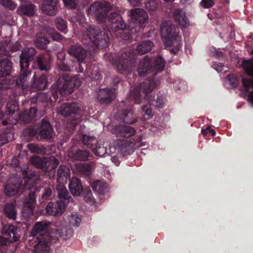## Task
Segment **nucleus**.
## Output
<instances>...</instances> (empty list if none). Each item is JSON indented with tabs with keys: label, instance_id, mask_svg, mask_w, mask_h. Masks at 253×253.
Masks as SVG:
<instances>
[{
	"label": "nucleus",
	"instance_id": "nucleus-1",
	"mask_svg": "<svg viewBox=\"0 0 253 253\" xmlns=\"http://www.w3.org/2000/svg\"><path fill=\"white\" fill-rule=\"evenodd\" d=\"M164 67L165 61L161 55L156 57L153 62L151 58L146 55L140 60L138 64V75L140 76L152 75L147 80L142 82L139 86L130 91V97L134 99V101H130V103L140 104L142 100H148V104L142 106L141 111L142 119L144 121L148 120L152 116L151 106L157 108H162L164 105L165 98L161 93H157L156 95L148 97V94L160 84V79L156 77V75L162 72Z\"/></svg>",
	"mask_w": 253,
	"mask_h": 253
},
{
	"label": "nucleus",
	"instance_id": "nucleus-2",
	"mask_svg": "<svg viewBox=\"0 0 253 253\" xmlns=\"http://www.w3.org/2000/svg\"><path fill=\"white\" fill-rule=\"evenodd\" d=\"M89 11L93 12L97 21L105 23L110 34L126 29V24L120 16V11L112 10L110 3L106 1L93 3L89 7Z\"/></svg>",
	"mask_w": 253,
	"mask_h": 253
},
{
	"label": "nucleus",
	"instance_id": "nucleus-3",
	"mask_svg": "<svg viewBox=\"0 0 253 253\" xmlns=\"http://www.w3.org/2000/svg\"><path fill=\"white\" fill-rule=\"evenodd\" d=\"M37 54L35 47H27L22 49L20 55V67L21 74L18 77H12L8 80L0 79V90L12 89L15 88L23 90L27 86V79L31 75V71L28 69L29 64L33 61Z\"/></svg>",
	"mask_w": 253,
	"mask_h": 253
},
{
	"label": "nucleus",
	"instance_id": "nucleus-4",
	"mask_svg": "<svg viewBox=\"0 0 253 253\" xmlns=\"http://www.w3.org/2000/svg\"><path fill=\"white\" fill-rule=\"evenodd\" d=\"M21 175L24 180V189L30 191L28 196L24 200L22 208V216L28 219L33 215L36 204V196L41 191V187H36L39 181V176L34 171H29L27 167L21 170Z\"/></svg>",
	"mask_w": 253,
	"mask_h": 253
},
{
	"label": "nucleus",
	"instance_id": "nucleus-5",
	"mask_svg": "<svg viewBox=\"0 0 253 253\" xmlns=\"http://www.w3.org/2000/svg\"><path fill=\"white\" fill-rule=\"evenodd\" d=\"M50 222L46 220L39 221L35 223L32 230L30 232V236L33 237L36 245L34 248V253H46L49 250L50 237L47 233V229L50 226Z\"/></svg>",
	"mask_w": 253,
	"mask_h": 253
},
{
	"label": "nucleus",
	"instance_id": "nucleus-6",
	"mask_svg": "<svg viewBox=\"0 0 253 253\" xmlns=\"http://www.w3.org/2000/svg\"><path fill=\"white\" fill-rule=\"evenodd\" d=\"M161 36L164 39V43L170 52L176 54L181 46L180 36L178 35L179 28L173 25L171 21L163 22L161 27Z\"/></svg>",
	"mask_w": 253,
	"mask_h": 253
},
{
	"label": "nucleus",
	"instance_id": "nucleus-7",
	"mask_svg": "<svg viewBox=\"0 0 253 253\" xmlns=\"http://www.w3.org/2000/svg\"><path fill=\"white\" fill-rule=\"evenodd\" d=\"M84 39L88 40L89 43L93 46L92 50L105 48L109 43L108 33L95 26H89L84 33Z\"/></svg>",
	"mask_w": 253,
	"mask_h": 253
},
{
	"label": "nucleus",
	"instance_id": "nucleus-8",
	"mask_svg": "<svg viewBox=\"0 0 253 253\" xmlns=\"http://www.w3.org/2000/svg\"><path fill=\"white\" fill-rule=\"evenodd\" d=\"M59 200L53 203L50 202L46 206V212L51 216H60L65 211V206L73 202V198L65 188L58 189Z\"/></svg>",
	"mask_w": 253,
	"mask_h": 253
},
{
	"label": "nucleus",
	"instance_id": "nucleus-9",
	"mask_svg": "<svg viewBox=\"0 0 253 253\" xmlns=\"http://www.w3.org/2000/svg\"><path fill=\"white\" fill-rule=\"evenodd\" d=\"M112 64L120 73L128 75L135 68L134 55L129 51L124 52L120 55L113 58Z\"/></svg>",
	"mask_w": 253,
	"mask_h": 253
},
{
	"label": "nucleus",
	"instance_id": "nucleus-10",
	"mask_svg": "<svg viewBox=\"0 0 253 253\" xmlns=\"http://www.w3.org/2000/svg\"><path fill=\"white\" fill-rule=\"evenodd\" d=\"M115 118L127 124H132L137 122V116L133 112V103L129 102V99L120 103L119 109L115 114Z\"/></svg>",
	"mask_w": 253,
	"mask_h": 253
},
{
	"label": "nucleus",
	"instance_id": "nucleus-11",
	"mask_svg": "<svg viewBox=\"0 0 253 253\" xmlns=\"http://www.w3.org/2000/svg\"><path fill=\"white\" fill-rule=\"evenodd\" d=\"M141 135H136L133 138L119 139L116 142V146L124 155H130L133 150L143 145Z\"/></svg>",
	"mask_w": 253,
	"mask_h": 253
},
{
	"label": "nucleus",
	"instance_id": "nucleus-12",
	"mask_svg": "<svg viewBox=\"0 0 253 253\" xmlns=\"http://www.w3.org/2000/svg\"><path fill=\"white\" fill-rule=\"evenodd\" d=\"M30 161L32 165L45 172H49L55 169L59 164L58 159L52 156L48 158L33 156L31 158Z\"/></svg>",
	"mask_w": 253,
	"mask_h": 253
},
{
	"label": "nucleus",
	"instance_id": "nucleus-13",
	"mask_svg": "<svg viewBox=\"0 0 253 253\" xmlns=\"http://www.w3.org/2000/svg\"><path fill=\"white\" fill-rule=\"evenodd\" d=\"M57 86L59 94L62 95H66L72 93L73 89L79 86V83L77 82V77L75 76L71 77L64 75L59 78Z\"/></svg>",
	"mask_w": 253,
	"mask_h": 253
},
{
	"label": "nucleus",
	"instance_id": "nucleus-14",
	"mask_svg": "<svg viewBox=\"0 0 253 253\" xmlns=\"http://www.w3.org/2000/svg\"><path fill=\"white\" fill-rule=\"evenodd\" d=\"M1 233L7 236V238H5L2 236H0V246L7 245L8 241L10 243L16 242L20 238V235L18 233V228L11 224H6L3 227Z\"/></svg>",
	"mask_w": 253,
	"mask_h": 253
},
{
	"label": "nucleus",
	"instance_id": "nucleus-15",
	"mask_svg": "<svg viewBox=\"0 0 253 253\" xmlns=\"http://www.w3.org/2000/svg\"><path fill=\"white\" fill-rule=\"evenodd\" d=\"M36 4H39V8L43 14L54 16L58 13L59 0H33Z\"/></svg>",
	"mask_w": 253,
	"mask_h": 253
},
{
	"label": "nucleus",
	"instance_id": "nucleus-16",
	"mask_svg": "<svg viewBox=\"0 0 253 253\" xmlns=\"http://www.w3.org/2000/svg\"><path fill=\"white\" fill-rule=\"evenodd\" d=\"M58 113L65 117H72L74 120H77L81 116V108L75 102L65 103L58 109Z\"/></svg>",
	"mask_w": 253,
	"mask_h": 253
},
{
	"label": "nucleus",
	"instance_id": "nucleus-17",
	"mask_svg": "<svg viewBox=\"0 0 253 253\" xmlns=\"http://www.w3.org/2000/svg\"><path fill=\"white\" fill-rule=\"evenodd\" d=\"M127 15L130 17L133 24L136 25L139 30L143 29V26L148 20V14L143 9L134 8L127 11Z\"/></svg>",
	"mask_w": 253,
	"mask_h": 253
},
{
	"label": "nucleus",
	"instance_id": "nucleus-18",
	"mask_svg": "<svg viewBox=\"0 0 253 253\" xmlns=\"http://www.w3.org/2000/svg\"><path fill=\"white\" fill-rule=\"evenodd\" d=\"M22 187V181L21 178L13 176L8 179L5 186V194L6 196H13L20 191Z\"/></svg>",
	"mask_w": 253,
	"mask_h": 253
},
{
	"label": "nucleus",
	"instance_id": "nucleus-19",
	"mask_svg": "<svg viewBox=\"0 0 253 253\" xmlns=\"http://www.w3.org/2000/svg\"><path fill=\"white\" fill-rule=\"evenodd\" d=\"M39 132L41 139L44 140H51L54 134L50 123L45 119H43L41 122Z\"/></svg>",
	"mask_w": 253,
	"mask_h": 253
},
{
	"label": "nucleus",
	"instance_id": "nucleus-20",
	"mask_svg": "<svg viewBox=\"0 0 253 253\" xmlns=\"http://www.w3.org/2000/svg\"><path fill=\"white\" fill-rule=\"evenodd\" d=\"M112 133L117 137L129 138L134 135L136 130L129 126L120 125L112 129Z\"/></svg>",
	"mask_w": 253,
	"mask_h": 253
},
{
	"label": "nucleus",
	"instance_id": "nucleus-21",
	"mask_svg": "<svg viewBox=\"0 0 253 253\" xmlns=\"http://www.w3.org/2000/svg\"><path fill=\"white\" fill-rule=\"evenodd\" d=\"M114 99V89L111 88H101L97 95V100L101 104L107 105L112 102Z\"/></svg>",
	"mask_w": 253,
	"mask_h": 253
},
{
	"label": "nucleus",
	"instance_id": "nucleus-22",
	"mask_svg": "<svg viewBox=\"0 0 253 253\" xmlns=\"http://www.w3.org/2000/svg\"><path fill=\"white\" fill-rule=\"evenodd\" d=\"M68 54L78 60L79 66H81V63H84L86 57V50L80 44L70 46L68 48Z\"/></svg>",
	"mask_w": 253,
	"mask_h": 253
},
{
	"label": "nucleus",
	"instance_id": "nucleus-23",
	"mask_svg": "<svg viewBox=\"0 0 253 253\" xmlns=\"http://www.w3.org/2000/svg\"><path fill=\"white\" fill-rule=\"evenodd\" d=\"M172 16L176 24L179 25L181 28H186L189 26V20L185 15V12L182 9H175L172 13Z\"/></svg>",
	"mask_w": 253,
	"mask_h": 253
},
{
	"label": "nucleus",
	"instance_id": "nucleus-24",
	"mask_svg": "<svg viewBox=\"0 0 253 253\" xmlns=\"http://www.w3.org/2000/svg\"><path fill=\"white\" fill-rule=\"evenodd\" d=\"M18 14L20 16L32 17L35 14L36 6L32 3L25 2L21 3L17 8Z\"/></svg>",
	"mask_w": 253,
	"mask_h": 253
},
{
	"label": "nucleus",
	"instance_id": "nucleus-25",
	"mask_svg": "<svg viewBox=\"0 0 253 253\" xmlns=\"http://www.w3.org/2000/svg\"><path fill=\"white\" fill-rule=\"evenodd\" d=\"M68 187L70 193L74 196H79L84 191L81 180L76 177H73L70 179Z\"/></svg>",
	"mask_w": 253,
	"mask_h": 253
},
{
	"label": "nucleus",
	"instance_id": "nucleus-26",
	"mask_svg": "<svg viewBox=\"0 0 253 253\" xmlns=\"http://www.w3.org/2000/svg\"><path fill=\"white\" fill-rule=\"evenodd\" d=\"M37 114V109L31 107L29 110H25L19 114V120L24 124H29L33 122Z\"/></svg>",
	"mask_w": 253,
	"mask_h": 253
},
{
	"label": "nucleus",
	"instance_id": "nucleus-27",
	"mask_svg": "<svg viewBox=\"0 0 253 253\" xmlns=\"http://www.w3.org/2000/svg\"><path fill=\"white\" fill-rule=\"evenodd\" d=\"M12 62L10 59L2 58L0 60V78H4L11 74Z\"/></svg>",
	"mask_w": 253,
	"mask_h": 253
},
{
	"label": "nucleus",
	"instance_id": "nucleus-28",
	"mask_svg": "<svg viewBox=\"0 0 253 253\" xmlns=\"http://www.w3.org/2000/svg\"><path fill=\"white\" fill-rule=\"evenodd\" d=\"M31 86L35 90H42L45 89L46 86V76L44 74L39 76L35 75L33 77V83Z\"/></svg>",
	"mask_w": 253,
	"mask_h": 253
},
{
	"label": "nucleus",
	"instance_id": "nucleus-29",
	"mask_svg": "<svg viewBox=\"0 0 253 253\" xmlns=\"http://www.w3.org/2000/svg\"><path fill=\"white\" fill-rule=\"evenodd\" d=\"M37 64L41 71H48V67L50 64V56L47 53L39 54L37 56Z\"/></svg>",
	"mask_w": 253,
	"mask_h": 253
},
{
	"label": "nucleus",
	"instance_id": "nucleus-30",
	"mask_svg": "<svg viewBox=\"0 0 253 253\" xmlns=\"http://www.w3.org/2000/svg\"><path fill=\"white\" fill-rule=\"evenodd\" d=\"M70 176V169L65 165H60L57 170V182L62 183L66 181Z\"/></svg>",
	"mask_w": 253,
	"mask_h": 253
},
{
	"label": "nucleus",
	"instance_id": "nucleus-31",
	"mask_svg": "<svg viewBox=\"0 0 253 253\" xmlns=\"http://www.w3.org/2000/svg\"><path fill=\"white\" fill-rule=\"evenodd\" d=\"M3 212L5 214L7 218L13 220L16 218V210H15V205L13 203H6L3 207Z\"/></svg>",
	"mask_w": 253,
	"mask_h": 253
},
{
	"label": "nucleus",
	"instance_id": "nucleus-32",
	"mask_svg": "<svg viewBox=\"0 0 253 253\" xmlns=\"http://www.w3.org/2000/svg\"><path fill=\"white\" fill-rule=\"evenodd\" d=\"M91 188L94 192L100 195H104L108 192V185L104 181L96 180L91 184Z\"/></svg>",
	"mask_w": 253,
	"mask_h": 253
},
{
	"label": "nucleus",
	"instance_id": "nucleus-33",
	"mask_svg": "<svg viewBox=\"0 0 253 253\" xmlns=\"http://www.w3.org/2000/svg\"><path fill=\"white\" fill-rule=\"evenodd\" d=\"M91 156V154L87 150L78 149L73 154V159L81 162H85L89 160Z\"/></svg>",
	"mask_w": 253,
	"mask_h": 253
},
{
	"label": "nucleus",
	"instance_id": "nucleus-34",
	"mask_svg": "<svg viewBox=\"0 0 253 253\" xmlns=\"http://www.w3.org/2000/svg\"><path fill=\"white\" fill-rule=\"evenodd\" d=\"M153 42L149 40L143 41L137 46L136 50L138 54L144 55L152 50Z\"/></svg>",
	"mask_w": 253,
	"mask_h": 253
},
{
	"label": "nucleus",
	"instance_id": "nucleus-35",
	"mask_svg": "<svg viewBox=\"0 0 253 253\" xmlns=\"http://www.w3.org/2000/svg\"><path fill=\"white\" fill-rule=\"evenodd\" d=\"M88 148L91 149L93 153L95 154V155L96 156L102 157H104L105 155H109L106 146H105L104 143H98L95 146Z\"/></svg>",
	"mask_w": 253,
	"mask_h": 253
},
{
	"label": "nucleus",
	"instance_id": "nucleus-36",
	"mask_svg": "<svg viewBox=\"0 0 253 253\" xmlns=\"http://www.w3.org/2000/svg\"><path fill=\"white\" fill-rule=\"evenodd\" d=\"M73 230L70 226L63 227L56 230V235L63 240L69 239L73 236Z\"/></svg>",
	"mask_w": 253,
	"mask_h": 253
},
{
	"label": "nucleus",
	"instance_id": "nucleus-37",
	"mask_svg": "<svg viewBox=\"0 0 253 253\" xmlns=\"http://www.w3.org/2000/svg\"><path fill=\"white\" fill-rule=\"evenodd\" d=\"M77 170L81 175L88 177L91 173V166L88 164L81 163L76 167Z\"/></svg>",
	"mask_w": 253,
	"mask_h": 253
},
{
	"label": "nucleus",
	"instance_id": "nucleus-38",
	"mask_svg": "<svg viewBox=\"0 0 253 253\" xmlns=\"http://www.w3.org/2000/svg\"><path fill=\"white\" fill-rule=\"evenodd\" d=\"M242 68L245 71L248 76L253 78V60H243L241 64Z\"/></svg>",
	"mask_w": 253,
	"mask_h": 253
},
{
	"label": "nucleus",
	"instance_id": "nucleus-39",
	"mask_svg": "<svg viewBox=\"0 0 253 253\" xmlns=\"http://www.w3.org/2000/svg\"><path fill=\"white\" fill-rule=\"evenodd\" d=\"M54 195L52 194V190L50 187H45L43 189L42 194V196L39 198V202L40 205L44 204L46 201H49L51 200Z\"/></svg>",
	"mask_w": 253,
	"mask_h": 253
},
{
	"label": "nucleus",
	"instance_id": "nucleus-40",
	"mask_svg": "<svg viewBox=\"0 0 253 253\" xmlns=\"http://www.w3.org/2000/svg\"><path fill=\"white\" fill-rule=\"evenodd\" d=\"M6 47H7L6 42H0V58L10 59L11 57L10 54L11 51Z\"/></svg>",
	"mask_w": 253,
	"mask_h": 253
},
{
	"label": "nucleus",
	"instance_id": "nucleus-41",
	"mask_svg": "<svg viewBox=\"0 0 253 253\" xmlns=\"http://www.w3.org/2000/svg\"><path fill=\"white\" fill-rule=\"evenodd\" d=\"M18 103L15 101H10L7 103L6 106H5V113L7 115H11L14 114V112L18 111Z\"/></svg>",
	"mask_w": 253,
	"mask_h": 253
},
{
	"label": "nucleus",
	"instance_id": "nucleus-42",
	"mask_svg": "<svg viewBox=\"0 0 253 253\" xmlns=\"http://www.w3.org/2000/svg\"><path fill=\"white\" fill-rule=\"evenodd\" d=\"M82 142L85 145L87 148H91L95 146L97 144H100L97 142V140L93 136H88L86 135H84L82 136Z\"/></svg>",
	"mask_w": 253,
	"mask_h": 253
},
{
	"label": "nucleus",
	"instance_id": "nucleus-43",
	"mask_svg": "<svg viewBox=\"0 0 253 253\" xmlns=\"http://www.w3.org/2000/svg\"><path fill=\"white\" fill-rule=\"evenodd\" d=\"M1 42H6V48H8V49H10L11 52H15L20 50L21 48H22V45L19 41H17L15 42H13L10 41L6 40L2 41Z\"/></svg>",
	"mask_w": 253,
	"mask_h": 253
},
{
	"label": "nucleus",
	"instance_id": "nucleus-44",
	"mask_svg": "<svg viewBox=\"0 0 253 253\" xmlns=\"http://www.w3.org/2000/svg\"><path fill=\"white\" fill-rule=\"evenodd\" d=\"M69 223L75 227H78L81 224V216L77 213H72L68 217Z\"/></svg>",
	"mask_w": 253,
	"mask_h": 253
},
{
	"label": "nucleus",
	"instance_id": "nucleus-45",
	"mask_svg": "<svg viewBox=\"0 0 253 253\" xmlns=\"http://www.w3.org/2000/svg\"><path fill=\"white\" fill-rule=\"evenodd\" d=\"M29 150L33 153L44 154L46 153V148L39 144H29Z\"/></svg>",
	"mask_w": 253,
	"mask_h": 253
},
{
	"label": "nucleus",
	"instance_id": "nucleus-46",
	"mask_svg": "<svg viewBox=\"0 0 253 253\" xmlns=\"http://www.w3.org/2000/svg\"><path fill=\"white\" fill-rule=\"evenodd\" d=\"M35 45L39 49H43L46 48V45L49 43V40L45 37H41L36 39L35 42Z\"/></svg>",
	"mask_w": 253,
	"mask_h": 253
},
{
	"label": "nucleus",
	"instance_id": "nucleus-47",
	"mask_svg": "<svg viewBox=\"0 0 253 253\" xmlns=\"http://www.w3.org/2000/svg\"><path fill=\"white\" fill-rule=\"evenodd\" d=\"M55 25H56V28L59 31L65 33L67 26L66 25V22L62 18L58 17L55 19Z\"/></svg>",
	"mask_w": 253,
	"mask_h": 253
},
{
	"label": "nucleus",
	"instance_id": "nucleus-48",
	"mask_svg": "<svg viewBox=\"0 0 253 253\" xmlns=\"http://www.w3.org/2000/svg\"><path fill=\"white\" fill-rule=\"evenodd\" d=\"M0 4L10 10H13L16 7V4L12 0H0Z\"/></svg>",
	"mask_w": 253,
	"mask_h": 253
},
{
	"label": "nucleus",
	"instance_id": "nucleus-49",
	"mask_svg": "<svg viewBox=\"0 0 253 253\" xmlns=\"http://www.w3.org/2000/svg\"><path fill=\"white\" fill-rule=\"evenodd\" d=\"M47 32L54 41H61L62 39V36L50 27L47 28Z\"/></svg>",
	"mask_w": 253,
	"mask_h": 253
},
{
	"label": "nucleus",
	"instance_id": "nucleus-50",
	"mask_svg": "<svg viewBox=\"0 0 253 253\" xmlns=\"http://www.w3.org/2000/svg\"><path fill=\"white\" fill-rule=\"evenodd\" d=\"M63 2L66 8L74 9L77 7L78 0H63Z\"/></svg>",
	"mask_w": 253,
	"mask_h": 253
},
{
	"label": "nucleus",
	"instance_id": "nucleus-51",
	"mask_svg": "<svg viewBox=\"0 0 253 253\" xmlns=\"http://www.w3.org/2000/svg\"><path fill=\"white\" fill-rule=\"evenodd\" d=\"M242 84L248 91L249 88H253V79L243 77L242 78Z\"/></svg>",
	"mask_w": 253,
	"mask_h": 253
},
{
	"label": "nucleus",
	"instance_id": "nucleus-52",
	"mask_svg": "<svg viewBox=\"0 0 253 253\" xmlns=\"http://www.w3.org/2000/svg\"><path fill=\"white\" fill-rule=\"evenodd\" d=\"M84 199L86 202H90L92 200V193L91 191L89 188H85L83 191Z\"/></svg>",
	"mask_w": 253,
	"mask_h": 253
},
{
	"label": "nucleus",
	"instance_id": "nucleus-53",
	"mask_svg": "<svg viewBox=\"0 0 253 253\" xmlns=\"http://www.w3.org/2000/svg\"><path fill=\"white\" fill-rule=\"evenodd\" d=\"M59 69L62 71L68 72L70 71V67L65 61V59L60 61L59 64Z\"/></svg>",
	"mask_w": 253,
	"mask_h": 253
},
{
	"label": "nucleus",
	"instance_id": "nucleus-54",
	"mask_svg": "<svg viewBox=\"0 0 253 253\" xmlns=\"http://www.w3.org/2000/svg\"><path fill=\"white\" fill-rule=\"evenodd\" d=\"M228 80L230 83L231 85L233 87H236L238 85V80L233 75L228 76Z\"/></svg>",
	"mask_w": 253,
	"mask_h": 253
},
{
	"label": "nucleus",
	"instance_id": "nucleus-55",
	"mask_svg": "<svg viewBox=\"0 0 253 253\" xmlns=\"http://www.w3.org/2000/svg\"><path fill=\"white\" fill-rule=\"evenodd\" d=\"M50 99V96L46 93H40L38 94L37 100L41 101L43 102H46Z\"/></svg>",
	"mask_w": 253,
	"mask_h": 253
},
{
	"label": "nucleus",
	"instance_id": "nucleus-56",
	"mask_svg": "<svg viewBox=\"0 0 253 253\" xmlns=\"http://www.w3.org/2000/svg\"><path fill=\"white\" fill-rule=\"evenodd\" d=\"M201 3L206 8H210L214 5L213 0H202Z\"/></svg>",
	"mask_w": 253,
	"mask_h": 253
},
{
	"label": "nucleus",
	"instance_id": "nucleus-57",
	"mask_svg": "<svg viewBox=\"0 0 253 253\" xmlns=\"http://www.w3.org/2000/svg\"><path fill=\"white\" fill-rule=\"evenodd\" d=\"M36 134L35 129L32 128H26L24 130V134L25 136H28L29 137H32Z\"/></svg>",
	"mask_w": 253,
	"mask_h": 253
},
{
	"label": "nucleus",
	"instance_id": "nucleus-58",
	"mask_svg": "<svg viewBox=\"0 0 253 253\" xmlns=\"http://www.w3.org/2000/svg\"><path fill=\"white\" fill-rule=\"evenodd\" d=\"M145 6H146V8L149 9V10L154 11L156 10L157 5H156V2L153 0H150L145 4Z\"/></svg>",
	"mask_w": 253,
	"mask_h": 253
},
{
	"label": "nucleus",
	"instance_id": "nucleus-59",
	"mask_svg": "<svg viewBox=\"0 0 253 253\" xmlns=\"http://www.w3.org/2000/svg\"><path fill=\"white\" fill-rule=\"evenodd\" d=\"M223 64L221 62H214L213 64V68L216 71L220 72L223 70Z\"/></svg>",
	"mask_w": 253,
	"mask_h": 253
},
{
	"label": "nucleus",
	"instance_id": "nucleus-60",
	"mask_svg": "<svg viewBox=\"0 0 253 253\" xmlns=\"http://www.w3.org/2000/svg\"><path fill=\"white\" fill-rule=\"evenodd\" d=\"M248 98H249V100L251 101V103L253 104V91L249 92V96H248Z\"/></svg>",
	"mask_w": 253,
	"mask_h": 253
},
{
	"label": "nucleus",
	"instance_id": "nucleus-61",
	"mask_svg": "<svg viewBox=\"0 0 253 253\" xmlns=\"http://www.w3.org/2000/svg\"><path fill=\"white\" fill-rule=\"evenodd\" d=\"M210 129V127H208L206 128L205 129H202V130H201V132H202V134L204 135H206L208 133L209 130Z\"/></svg>",
	"mask_w": 253,
	"mask_h": 253
},
{
	"label": "nucleus",
	"instance_id": "nucleus-62",
	"mask_svg": "<svg viewBox=\"0 0 253 253\" xmlns=\"http://www.w3.org/2000/svg\"><path fill=\"white\" fill-rule=\"evenodd\" d=\"M112 161L114 162V163H115L116 165H118L120 164V162L119 161L117 158L114 157L112 158Z\"/></svg>",
	"mask_w": 253,
	"mask_h": 253
},
{
	"label": "nucleus",
	"instance_id": "nucleus-63",
	"mask_svg": "<svg viewBox=\"0 0 253 253\" xmlns=\"http://www.w3.org/2000/svg\"><path fill=\"white\" fill-rule=\"evenodd\" d=\"M210 134L211 136H214L216 134V132H215V130H214L213 129L210 128L209 132H208Z\"/></svg>",
	"mask_w": 253,
	"mask_h": 253
},
{
	"label": "nucleus",
	"instance_id": "nucleus-64",
	"mask_svg": "<svg viewBox=\"0 0 253 253\" xmlns=\"http://www.w3.org/2000/svg\"><path fill=\"white\" fill-rule=\"evenodd\" d=\"M114 81H115L116 83H118L120 81V80L118 78H116V79H115V80H114Z\"/></svg>",
	"mask_w": 253,
	"mask_h": 253
}]
</instances>
